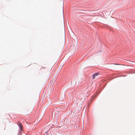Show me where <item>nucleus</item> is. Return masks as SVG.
Returning a JSON list of instances; mask_svg holds the SVG:
<instances>
[{
    "instance_id": "f03ea898",
    "label": "nucleus",
    "mask_w": 135,
    "mask_h": 135,
    "mask_svg": "<svg viewBox=\"0 0 135 135\" xmlns=\"http://www.w3.org/2000/svg\"><path fill=\"white\" fill-rule=\"evenodd\" d=\"M19 124L20 125H19V126H20V127L21 128V129L22 128V125L20 123H19Z\"/></svg>"
},
{
    "instance_id": "7ed1b4c3",
    "label": "nucleus",
    "mask_w": 135,
    "mask_h": 135,
    "mask_svg": "<svg viewBox=\"0 0 135 135\" xmlns=\"http://www.w3.org/2000/svg\"><path fill=\"white\" fill-rule=\"evenodd\" d=\"M93 98V97H92V98H91V100H90V101H92V99Z\"/></svg>"
},
{
    "instance_id": "f257e3e1",
    "label": "nucleus",
    "mask_w": 135,
    "mask_h": 135,
    "mask_svg": "<svg viewBox=\"0 0 135 135\" xmlns=\"http://www.w3.org/2000/svg\"><path fill=\"white\" fill-rule=\"evenodd\" d=\"M99 74L98 73H96L94 74L93 75V79L95 78V77L97 76Z\"/></svg>"
},
{
    "instance_id": "20e7f679",
    "label": "nucleus",
    "mask_w": 135,
    "mask_h": 135,
    "mask_svg": "<svg viewBox=\"0 0 135 135\" xmlns=\"http://www.w3.org/2000/svg\"><path fill=\"white\" fill-rule=\"evenodd\" d=\"M115 64V65H118V64Z\"/></svg>"
}]
</instances>
